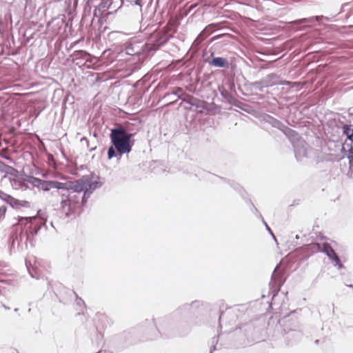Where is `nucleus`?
<instances>
[{
	"label": "nucleus",
	"instance_id": "nucleus-1",
	"mask_svg": "<svg viewBox=\"0 0 353 353\" xmlns=\"http://www.w3.org/2000/svg\"><path fill=\"white\" fill-rule=\"evenodd\" d=\"M99 187L98 181L85 176L71 184L42 179L39 188L46 192L52 188L63 192L60 194L61 201L59 211L60 217L65 219L80 214L81 212L77 210L84 206L93 191Z\"/></svg>",
	"mask_w": 353,
	"mask_h": 353
},
{
	"label": "nucleus",
	"instance_id": "nucleus-2",
	"mask_svg": "<svg viewBox=\"0 0 353 353\" xmlns=\"http://www.w3.org/2000/svg\"><path fill=\"white\" fill-rule=\"evenodd\" d=\"M203 305L202 301L195 300L179 306L168 315L154 319L158 334L150 339L188 335L194 327L202 324V319L196 315V312Z\"/></svg>",
	"mask_w": 353,
	"mask_h": 353
},
{
	"label": "nucleus",
	"instance_id": "nucleus-3",
	"mask_svg": "<svg viewBox=\"0 0 353 353\" xmlns=\"http://www.w3.org/2000/svg\"><path fill=\"white\" fill-rule=\"evenodd\" d=\"M46 217L43 216L41 210H39L37 212L36 216H19L18 219V226L24 230L21 232L19 236L17 234H12L10 237L11 245L10 250H15V248H19L20 243L24 239L26 242L29 237L34 236L37 234L38 232L43 227H46Z\"/></svg>",
	"mask_w": 353,
	"mask_h": 353
},
{
	"label": "nucleus",
	"instance_id": "nucleus-4",
	"mask_svg": "<svg viewBox=\"0 0 353 353\" xmlns=\"http://www.w3.org/2000/svg\"><path fill=\"white\" fill-rule=\"evenodd\" d=\"M134 134L128 132L123 127L117 126L111 130L110 137L112 145L108 149V158L120 160L124 154L131 152L134 141Z\"/></svg>",
	"mask_w": 353,
	"mask_h": 353
},
{
	"label": "nucleus",
	"instance_id": "nucleus-5",
	"mask_svg": "<svg viewBox=\"0 0 353 353\" xmlns=\"http://www.w3.org/2000/svg\"><path fill=\"white\" fill-rule=\"evenodd\" d=\"M200 174L201 175L203 179L209 181L217 185L225 184L229 185L235 191H236L244 199H245V191L239 183H236L235 181L221 177L218 175H216L214 174H212L205 170L201 171Z\"/></svg>",
	"mask_w": 353,
	"mask_h": 353
},
{
	"label": "nucleus",
	"instance_id": "nucleus-6",
	"mask_svg": "<svg viewBox=\"0 0 353 353\" xmlns=\"http://www.w3.org/2000/svg\"><path fill=\"white\" fill-rule=\"evenodd\" d=\"M171 36L165 31L154 32L150 38L145 41L147 50L149 55L154 54L161 46L165 45L170 39Z\"/></svg>",
	"mask_w": 353,
	"mask_h": 353
},
{
	"label": "nucleus",
	"instance_id": "nucleus-7",
	"mask_svg": "<svg viewBox=\"0 0 353 353\" xmlns=\"http://www.w3.org/2000/svg\"><path fill=\"white\" fill-rule=\"evenodd\" d=\"M124 51L125 54L131 56L140 54H143L145 57L149 56L145 43L137 39L126 42Z\"/></svg>",
	"mask_w": 353,
	"mask_h": 353
},
{
	"label": "nucleus",
	"instance_id": "nucleus-8",
	"mask_svg": "<svg viewBox=\"0 0 353 353\" xmlns=\"http://www.w3.org/2000/svg\"><path fill=\"white\" fill-rule=\"evenodd\" d=\"M292 323L283 325L282 335L288 345H292L300 341L303 336V333L297 329V326L291 327Z\"/></svg>",
	"mask_w": 353,
	"mask_h": 353
},
{
	"label": "nucleus",
	"instance_id": "nucleus-9",
	"mask_svg": "<svg viewBox=\"0 0 353 353\" xmlns=\"http://www.w3.org/2000/svg\"><path fill=\"white\" fill-rule=\"evenodd\" d=\"M308 250L312 252H323L326 254L327 258L331 261L335 256L337 255L336 252L330 246L328 243H312L307 245Z\"/></svg>",
	"mask_w": 353,
	"mask_h": 353
},
{
	"label": "nucleus",
	"instance_id": "nucleus-10",
	"mask_svg": "<svg viewBox=\"0 0 353 353\" xmlns=\"http://www.w3.org/2000/svg\"><path fill=\"white\" fill-rule=\"evenodd\" d=\"M262 83L265 84V86L267 88L277 85H287L290 84V82L288 81H282L280 76L275 73H270L263 77L262 79Z\"/></svg>",
	"mask_w": 353,
	"mask_h": 353
},
{
	"label": "nucleus",
	"instance_id": "nucleus-11",
	"mask_svg": "<svg viewBox=\"0 0 353 353\" xmlns=\"http://www.w3.org/2000/svg\"><path fill=\"white\" fill-rule=\"evenodd\" d=\"M294 156L297 161H301L307 155L309 146L303 140H298L293 145Z\"/></svg>",
	"mask_w": 353,
	"mask_h": 353
},
{
	"label": "nucleus",
	"instance_id": "nucleus-12",
	"mask_svg": "<svg viewBox=\"0 0 353 353\" xmlns=\"http://www.w3.org/2000/svg\"><path fill=\"white\" fill-rule=\"evenodd\" d=\"M279 267L276 266L272 274L271 281L270 283V285L274 292L276 293L280 290L281 285L283 283L282 273L280 271H278Z\"/></svg>",
	"mask_w": 353,
	"mask_h": 353
},
{
	"label": "nucleus",
	"instance_id": "nucleus-13",
	"mask_svg": "<svg viewBox=\"0 0 353 353\" xmlns=\"http://www.w3.org/2000/svg\"><path fill=\"white\" fill-rule=\"evenodd\" d=\"M212 59L209 58L205 59V62L216 68H228V61L223 57H214V52H211Z\"/></svg>",
	"mask_w": 353,
	"mask_h": 353
},
{
	"label": "nucleus",
	"instance_id": "nucleus-14",
	"mask_svg": "<svg viewBox=\"0 0 353 353\" xmlns=\"http://www.w3.org/2000/svg\"><path fill=\"white\" fill-rule=\"evenodd\" d=\"M7 203L10 205V206L15 209H20L21 208H29L31 207V203L29 201L24 200H19L14 199V197L10 196L8 200L7 201Z\"/></svg>",
	"mask_w": 353,
	"mask_h": 353
},
{
	"label": "nucleus",
	"instance_id": "nucleus-15",
	"mask_svg": "<svg viewBox=\"0 0 353 353\" xmlns=\"http://www.w3.org/2000/svg\"><path fill=\"white\" fill-rule=\"evenodd\" d=\"M54 286H55L56 290H63L67 294H68L70 296L73 295L74 296H75V298H76L75 303H76L77 305H78L81 307H85L84 301L81 297H79L74 291L70 290L68 289H65L63 286H62V285L61 283H54Z\"/></svg>",
	"mask_w": 353,
	"mask_h": 353
},
{
	"label": "nucleus",
	"instance_id": "nucleus-16",
	"mask_svg": "<svg viewBox=\"0 0 353 353\" xmlns=\"http://www.w3.org/2000/svg\"><path fill=\"white\" fill-rule=\"evenodd\" d=\"M261 121L279 130L283 128L284 125L281 121L268 114L261 116Z\"/></svg>",
	"mask_w": 353,
	"mask_h": 353
},
{
	"label": "nucleus",
	"instance_id": "nucleus-17",
	"mask_svg": "<svg viewBox=\"0 0 353 353\" xmlns=\"http://www.w3.org/2000/svg\"><path fill=\"white\" fill-rule=\"evenodd\" d=\"M280 130L283 132V133L289 138L290 141L292 143V145H294V143H296L298 140H302L301 139H300L298 132L285 126V125H283V128H281Z\"/></svg>",
	"mask_w": 353,
	"mask_h": 353
},
{
	"label": "nucleus",
	"instance_id": "nucleus-18",
	"mask_svg": "<svg viewBox=\"0 0 353 353\" xmlns=\"http://www.w3.org/2000/svg\"><path fill=\"white\" fill-rule=\"evenodd\" d=\"M323 17V16H316L311 17L308 18H303L301 19H298L294 21L292 23L294 24H301L305 23H314V21H319Z\"/></svg>",
	"mask_w": 353,
	"mask_h": 353
},
{
	"label": "nucleus",
	"instance_id": "nucleus-19",
	"mask_svg": "<svg viewBox=\"0 0 353 353\" xmlns=\"http://www.w3.org/2000/svg\"><path fill=\"white\" fill-rule=\"evenodd\" d=\"M343 132L347 138L353 143V128L351 125L345 124L343 126Z\"/></svg>",
	"mask_w": 353,
	"mask_h": 353
},
{
	"label": "nucleus",
	"instance_id": "nucleus-20",
	"mask_svg": "<svg viewBox=\"0 0 353 353\" xmlns=\"http://www.w3.org/2000/svg\"><path fill=\"white\" fill-rule=\"evenodd\" d=\"M341 151L345 152V147L343 146L341 148ZM346 155V159L348 160L349 162V167L350 170H353V148H351L348 149L347 152L345 154Z\"/></svg>",
	"mask_w": 353,
	"mask_h": 353
},
{
	"label": "nucleus",
	"instance_id": "nucleus-21",
	"mask_svg": "<svg viewBox=\"0 0 353 353\" xmlns=\"http://www.w3.org/2000/svg\"><path fill=\"white\" fill-rule=\"evenodd\" d=\"M246 203L250 205V210L251 211L260 219H263V216L259 212L258 209L255 207L254 203L252 202L250 199H246Z\"/></svg>",
	"mask_w": 353,
	"mask_h": 353
},
{
	"label": "nucleus",
	"instance_id": "nucleus-22",
	"mask_svg": "<svg viewBox=\"0 0 353 353\" xmlns=\"http://www.w3.org/2000/svg\"><path fill=\"white\" fill-rule=\"evenodd\" d=\"M208 35L205 32V31L203 30L197 36V37L194 41V44L196 46H199L201 44L202 41H203Z\"/></svg>",
	"mask_w": 353,
	"mask_h": 353
},
{
	"label": "nucleus",
	"instance_id": "nucleus-23",
	"mask_svg": "<svg viewBox=\"0 0 353 353\" xmlns=\"http://www.w3.org/2000/svg\"><path fill=\"white\" fill-rule=\"evenodd\" d=\"M41 180L42 179L36 178L34 176H29L28 179H27V182L32 185L34 187H37L39 188Z\"/></svg>",
	"mask_w": 353,
	"mask_h": 353
},
{
	"label": "nucleus",
	"instance_id": "nucleus-24",
	"mask_svg": "<svg viewBox=\"0 0 353 353\" xmlns=\"http://www.w3.org/2000/svg\"><path fill=\"white\" fill-rule=\"evenodd\" d=\"M334 266L337 267L338 269L341 270L344 268L343 264L341 263V261L338 255L335 256L334 259L331 260Z\"/></svg>",
	"mask_w": 353,
	"mask_h": 353
},
{
	"label": "nucleus",
	"instance_id": "nucleus-25",
	"mask_svg": "<svg viewBox=\"0 0 353 353\" xmlns=\"http://www.w3.org/2000/svg\"><path fill=\"white\" fill-rule=\"evenodd\" d=\"M252 86L254 89L260 91V92H263L264 88H267L266 86H265V84H263L262 83V79H261L260 81H255L254 83H253L252 84Z\"/></svg>",
	"mask_w": 353,
	"mask_h": 353
},
{
	"label": "nucleus",
	"instance_id": "nucleus-26",
	"mask_svg": "<svg viewBox=\"0 0 353 353\" xmlns=\"http://www.w3.org/2000/svg\"><path fill=\"white\" fill-rule=\"evenodd\" d=\"M7 283L3 280H0V295H5L6 292L8 291Z\"/></svg>",
	"mask_w": 353,
	"mask_h": 353
},
{
	"label": "nucleus",
	"instance_id": "nucleus-27",
	"mask_svg": "<svg viewBox=\"0 0 353 353\" xmlns=\"http://www.w3.org/2000/svg\"><path fill=\"white\" fill-rule=\"evenodd\" d=\"M219 336V335H218L216 337H213L212 339V341H211V349H210V353H212L213 351L216 350V345L218 343Z\"/></svg>",
	"mask_w": 353,
	"mask_h": 353
},
{
	"label": "nucleus",
	"instance_id": "nucleus-28",
	"mask_svg": "<svg viewBox=\"0 0 353 353\" xmlns=\"http://www.w3.org/2000/svg\"><path fill=\"white\" fill-rule=\"evenodd\" d=\"M183 90L181 88H179L178 89V92H173L172 93H170V94H167L165 97V98H169V99H173V97H176L178 98H180V97L179 96V92H181Z\"/></svg>",
	"mask_w": 353,
	"mask_h": 353
},
{
	"label": "nucleus",
	"instance_id": "nucleus-29",
	"mask_svg": "<svg viewBox=\"0 0 353 353\" xmlns=\"http://www.w3.org/2000/svg\"><path fill=\"white\" fill-rule=\"evenodd\" d=\"M214 24L212 23L207 26L203 30L209 36L214 31Z\"/></svg>",
	"mask_w": 353,
	"mask_h": 353
},
{
	"label": "nucleus",
	"instance_id": "nucleus-30",
	"mask_svg": "<svg viewBox=\"0 0 353 353\" xmlns=\"http://www.w3.org/2000/svg\"><path fill=\"white\" fill-rule=\"evenodd\" d=\"M10 195L3 192L2 190H0V199L5 201L7 203V201L8 200Z\"/></svg>",
	"mask_w": 353,
	"mask_h": 353
},
{
	"label": "nucleus",
	"instance_id": "nucleus-31",
	"mask_svg": "<svg viewBox=\"0 0 353 353\" xmlns=\"http://www.w3.org/2000/svg\"><path fill=\"white\" fill-rule=\"evenodd\" d=\"M262 223L264 224V225L265 226V228L266 230L270 232V234L272 236V237L276 239L275 238V236L274 234H273L272 230L270 229V228L268 226V225L267 224V223L265 222V221L264 220V219L263 218V219H261Z\"/></svg>",
	"mask_w": 353,
	"mask_h": 353
},
{
	"label": "nucleus",
	"instance_id": "nucleus-32",
	"mask_svg": "<svg viewBox=\"0 0 353 353\" xmlns=\"http://www.w3.org/2000/svg\"><path fill=\"white\" fill-rule=\"evenodd\" d=\"M221 95L229 101L232 98V95L227 91H221Z\"/></svg>",
	"mask_w": 353,
	"mask_h": 353
},
{
	"label": "nucleus",
	"instance_id": "nucleus-33",
	"mask_svg": "<svg viewBox=\"0 0 353 353\" xmlns=\"http://www.w3.org/2000/svg\"><path fill=\"white\" fill-rule=\"evenodd\" d=\"M77 55L81 56L82 58L86 59V57L89 56V54L83 50L76 51Z\"/></svg>",
	"mask_w": 353,
	"mask_h": 353
},
{
	"label": "nucleus",
	"instance_id": "nucleus-34",
	"mask_svg": "<svg viewBox=\"0 0 353 353\" xmlns=\"http://www.w3.org/2000/svg\"><path fill=\"white\" fill-rule=\"evenodd\" d=\"M6 208L5 206L0 207V220L5 216Z\"/></svg>",
	"mask_w": 353,
	"mask_h": 353
},
{
	"label": "nucleus",
	"instance_id": "nucleus-35",
	"mask_svg": "<svg viewBox=\"0 0 353 353\" xmlns=\"http://www.w3.org/2000/svg\"><path fill=\"white\" fill-rule=\"evenodd\" d=\"M225 36L224 34H219V35H217V36H215L213 37L212 40L214 41V40H216L218 39H220L221 37Z\"/></svg>",
	"mask_w": 353,
	"mask_h": 353
},
{
	"label": "nucleus",
	"instance_id": "nucleus-36",
	"mask_svg": "<svg viewBox=\"0 0 353 353\" xmlns=\"http://www.w3.org/2000/svg\"><path fill=\"white\" fill-rule=\"evenodd\" d=\"M134 4L137 5V6H141V0H135L134 1Z\"/></svg>",
	"mask_w": 353,
	"mask_h": 353
},
{
	"label": "nucleus",
	"instance_id": "nucleus-37",
	"mask_svg": "<svg viewBox=\"0 0 353 353\" xmlns=\"http://www.w3.org/2000/svg\"><path fill=\"white\" fill-rule=\"evenodd\" d=\"M1 306L6 310H9L10 309V307L7 306L6 305H5L4 303H1Z\"/></svg>",
	"mask_w": 353,
	"mask_h": 353
},
{
	"label": "nucleus",
	"instance_id": "nucleus-38",
	"mask_svg": "<svg viewBox=\"0 0 353 353\" xmlns=\"http://www.w3.org/2000/svg\"><path fill=\"white\" fill-rule=\"evenodd\" d=\"M26 267H27V268H28V271H29V273L30 274V275H31L32 277H34V275L32 274V272H30V268H29V266H28V262H27V261H26Z\"/></svg>",
	"mask_w": 353,
	"mask_h": 353
},
{
	"label": "nucleus",
	"instance_id": "nucleus-39",
	"mask_svg": "<svg viewBox=\"0 0 353 353\" xmlns=\"http://www.w3.org/2000/svg\"><path fill=\"white\" fill-rule=\"evenodd\" d=\"M81 40H78L75 42H74L73 43L71 44V48H73L74 47L77 43H79L80 42Z\"/></svg>",
	"mask_w": 353,
	"mask_h": 353
},
{
	"label": "nucleus",
	"instance_id": "nucleus-40",
	"mask_svg": "<svg viewBox=\"0 0 353 353\" xmlns=\"http://www.w3.org/2000/svg\"><path fill=\"white\" fill-rule=\"evenodd\" d=\"M52 290L54 292V293L55 294L56 296L59 297L57 292L55 291V290L54 289V287L52 285Z\"/></svg>",
	"mask_w": 353,
	"mask_h": 353
},
{
	"label": "nucleus",
	"instance_id": "nucleus-41",
	"mask_svg": "<svg viewBox=\"0 0 353 353\" xmlns=\"http://www.w3.org/2000/svg\"><path fill=\"white\" fill-rule=\"evenodd\" d=\"M348 4H349V3H347L343 4V5H342V7H341V9H342V10H344L345 7V6H348Z\"/></svg>",
	"mask_w": 353,
	"mask_h": 353
},
{
	"label": "nucleus",
	"instance_id": "nucleus-42",
	"mask_svg": "<svg viewBox=\"0 0 353 353\" xmlns=\"http://www.w3.org/2000/svg\"><path fill=\"white\" fill-rule=\"evenodd\" d=\"M223 316V312H221L219 316V321L221 320V319L222 318Z\"/></svg>",
	"mask_w": 353,
	"mask_h": 353
},
{
	"label": "nucleus",
	"instance_id": "nucleus-43",
	"mask_svg": "<svg viewBox=\"0 0 353 353\" xmlns=\"http://www.w3.org/2000/svg\"><path fill=\"white\" fill-rule=\"evenodd\" d=\"M96 353H104V352L102 350H99V352H97Z\"/></svg>",
	"mask_w": 353,
	"mask_h": 353
},
{
	"label": "nucleus",
	"instance_id": "nucleus-44",
	"mask_svg": "<svg viewBox=\"0 0 353 353\" xmlns=\"http://www.w3.org/2000/svg\"><path fill=\"white\" fill-rule=\"evenodd\" d=\"M343 159H345V157L344 156L340 159V160H343Z\"/></svg>",
	"mask_w": 353,
	"mask_h": 353
},
{
	"label": "nucleus",
	"instance_id": "nucleus-45",
	"mask_svg": "<svg viewBox=\"0 0 353 353\" xmlns=\"http://www.w3.org/2000/svg\"><path fill=\"white\" fill-rule=\"evenodd\" d=\"M83 140H85L86 141H87V139H86L85 138H83V139H81V141H83Z\"/></svg>",
	"mask_w": 353,
	"mask_h": 353
},
{
	"label": "nucleus",
	"instance_id": "nucleus-46",
	"mask_svg": "<svg viewBox=\"0 0 353 353\" xmlns=\"http://www.w3.org/2000/svg\"><path fill=\"white\" fill-rule=\"evenodd\" d=\"M349 287H350V288H353V285H349Z\"/></svg>",
	"mask_w": 353,
	"mask_h": 353
},
{
	"label": "nucleus",
	"instance_id": "nucleus-47",
	"mask_svg": "<svg viewBox=\"0 0 353 353\" xmlns=\"http://www.w3.org/2000/svg\"><path fill=\"white\" fill-rule=\"evenodd\" d=\"M14 310V312H17L19 310V309L18 308H15Z\"/></svg>",
	"mask_w": 353,
	"mask_h": 353
},
{
	"label": "nucleus",
	"instance_id": "nucleus-48",
	"mask_svg": "<svg viewBox=\"0 0 353 353\" xmlns=\"http://www.w3.org/2000/svg\"><path fill=\"white\" fill-rule=\"evenodd\" d=\"M228 314H230L231 315H232V312H229Z\"/></svg>",
	"mask_w": 353,
	"mask_h": 353
},
{
	"label": "nucleus",
	"instance_id": "nucleus-49",
	"mask_svg": "<svg viewBox=\"0 0 353 353\" xmlns=\"http://www.w3.org/2000/svg\"><path fill=\"white\" fill-rule=\"evenodd\" d=\"M315 343H319V340H316V341H315Z\"/></svg>",
	"mask_w": 353,
	"mask_h": 353
}]
</instances>
